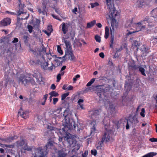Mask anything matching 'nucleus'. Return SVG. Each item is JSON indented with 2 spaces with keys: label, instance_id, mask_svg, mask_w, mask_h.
I'll return each mask as SVG.
<instances>
[{
  "label": "nucleus",
  "instance_id": "f257e3e1",
  "mask_svg": "<svg viewBox=\"0 0 157 157\" xmlns=\"http://www.w3.org/2000/svg\"><path fill=\"white\" fill-rule=\"evenodd\" d=\"M118 13L117 10L109 11L106 17L108 19H109L111 21V26L113 30L114 29L117 28V24L116 18V17L118 16Z\"/></svg>",
  "mask_w": 157,
  "mask_h": 157
},
{
  "label": "nucleus",
  "instance_id": "f03ea898",
  "mask_svg": "<svg viewBox=\"0 0 157 157\" xmlns=\"http://www.w3.org/2000/svg\"><path fill=\"white\" fill-rule=\"evenodd\" d=\"M71 121L67 116L66 115L65 116L63 122H64V123L63 124L64 126V128L62 129L63 131L66 132L68 130L72 128L73 126L74 128H76V125L75 124V122L73 121V120H71Z\"/></svg>",
  "mask_w": 157,
  "mask_h": 157
},
{
  "label": "nucleus",
  "instance_id": "7ed1b4c3",
  "mask_svg": "<svg viewBox=\"0 0 157 157\" xmlns=\"http://www.w3.org/2000/svg\"><path fill=\"white\" fill-rule=\"evenodd\" d=\"M150 21L149 18H146L139 22L135 24V27L136 28V30L135 31H133L132 32H129L128 34H131L132 33H135L136 32H138L141 31V30L144 29L146 27V26L145 24H146V22L148 23Z\"/></svg>",
  "mask_w": 157,
  "mask_h": 157
},
{
  "label": "nucleus",
  "instance_id": "20e7f679",
  "mask_svg": "<svg viewBox=\"0 0 157 157\" xmlns=\"http://www.w3.org/2000/svg\"><path fill=\"white\" fill-rule=\"evenodd\" d=\"M15 144L16 147L17 148H21V152L25 153V150H29V149L27 145V143L26 142L25 140L23 139L16 141Z\"/></svg>",
  "mask_w": 157,
  "mask_h": 157
},
{
  "label": "nucleus",
  "instance_id": "39448f33",
  "mask_svg": "<svg viewBox=\"0 0 157 157\" xmlns=\"http://www.w3.org/2000/svg\"><path fill=\"white\" fill-rule=\"evenodd\" d=\"M110 89V86H108L103 88L101 86H99L98 87L97 90V94L99 97V100H101L102 99V95H104V93L106 92H109Z\"/></svg>",
  "mask_w": 157,
  "mask_h": 157
},
{
  "label": "nucleus",
  "instance_id": "423d86ee",
  "mask_svg": "<svg viewBox=\"0 0 157 157\" xmlns=\"http://www.w3.org/2000/svg\"><path fill=\"white\" fill-rule=\"evenodd\" d=\"M46 153L44 149H42L41 147H40L36 150L34 155V157H45Z\"/></svg>",
  "mask_w": 157,
  "mask_h": 157
},
{
  "label": "nucleus",
  "instance_id": "0eeeda50",
  "mask_svg": "<svg viewBox=\"0 0 157 157\" xmlns=\"http://www.w3.org/2000/svg\"><path fill=\"white\" fill-rule=\"evenodd\" d=\"M47 5V2L45 1H43L42 3V9L40 7L37 6V9L39 14H42L43 15L47 14V13L46 10Z\"/></svg>",
  "mask_w": 157,
  "mask_h": 157
},
{
  "label": "nucleus",
  "instance_id": "6e6552de",
  "mask_svg": "<svg viewBox=\"0 0 157 157\" xmlns=\"http://www.w3.org/2000/svg\"><path fill=\"white\" fill-rule=\"evenodd\" d=\"M106 131L104 132L101 139V143L103 144L104 142H109L110 138V133L109 130H107L105 128Z\"/></svg>",
  "mask_w": 157,
  "mask_h": 157
},
{
  "label": "nucleus",
  "instance_id": "1a4fd4ad",
  "mask_svg": "<svg viewBox=\"0 0 157 157\" xmlns=\"http://www.w3.org/2000/svg\"><path fill=\"white\" fill-rule=\"evenodd\" d=\"M70 23L63 22L60 25L62 27V31L63 34H66L68 31L69 27L70 26Z\"/></svg>",
  "mask_w": 157,
  "mask_h": 157
},
{
  "label": "nucleus",
  "instance_id": "9d476101",
  "mask_svg": "<svg viewBox=\"0 0 157 157\" xmlns=\"http://www.w3.org/2000/svg\"><path fill=\"white\" fill-rule=\"evenodd\" d=\"M66 140L68 143L69 144V146L70 147H73L75 146L76 141L74 137L68 136L67 137Z\"/></svg>",
  "mask_w": 157,
  "mask_h": 157
},
{
  "label": "nucleus",
  "instance_id": "9b49d317",
  "mask_svg": "<svg viewBox=\"0 0 157 157\" xmlns=\"http://www.w3.org/2000/svg\"><path fill=\"white\" fill-rule=\"evenodd\" d=\"M22 6V8L21 9L20 8L19 10L17 12V14L16 13H15L13 12H10L8 11H6V13L9 14H10L11 15H17L18 16H19L20 15H21V14H24V15H26L27 14L26 12H24V6H23V7Z\"/></svg>",
  "mask_w": 157,
  "mask_h": 157
},
{
  "label": "nucleus",
  "instance_id": "f8f14e48",
  "mask_svg": "<svg viewBox=\"0 0 157 157\" xmlns=\"http://www.w3.org/2000/svg\"><path fill=\"white\" fill-rule=\"evenodd\" d=\"M11 22V19L9 18L4 19L0 21V27L10 25Z\"/></svg>",
  "mask_w": 157,
  "mask_h": 157
},
{
  "label": "nucleus",
  "instance_id": "ddd939ff",
  "mask_svg": "<svg viewBox=\"0 0 157 157\" xmlns=\"http://www.w3.org/2000/svg\"><path fill=\"white\" fill-rule=\"evenodd\" d=\"M69 37L68 36H67V37L64 38L63 40V41L65 44L67 51L72 49L71 46V44L70 41L67 40V39L69 38Z\"/></svg>",
  "mask_w": 157,
  "mask_h": 157
},
{
  "label": "nucleus",
  "instance_id": "4468645a",
  "mask_svg": "<svg viewBox=\"0 0 157 157\" xmlns=\"http://www.w3.org/2000/svg\"><path fill=\"white\" fill-rule=\"evenodd\" d=\"M112 0H105L108 7L109 8V11L116 10L114 7V5L112 2Z\"/></svg>",
  "mask_w": 157,
  "mask_h": 157
},
{
  "label": "nucleus",
  "instance_id": "2eb2a0df",
  "mask_svg": "<svg viewBox=\"0 0 157 157\" xmlns=\"http://www.w3.org/2000/svg\"><path fill=\"white\" fill-rule=\"evenodd\" d=\"M67 54L68 56L69 59L71 61H75V57L74 55L72 49L67 51Z\"/></svg>",
  "mask_w": 157,
  "mask_h": 157
},
{
  "label": "nucleus",
  "instance_id": "dca6fc26",
  "mask_svg": "<svg viewBox=\"0 0 157 157\" xmlns=\"http://www.w3.org/2000/svg\"><path fill=\"white\" fill-rule=\"evenodd\" d=\"M20 111H19L18 112V114L20 116H21L24 119H26L28 117L29 113L27 111L25 112H23L22 108H20Z\"/></svg>",
  "mask_w": 157,
  "mask_h": 157
},
{
  "label": "nucleus",
  "instance_id": "f3484780",
  "mask_svg": "<svg viewBox=\"0 0 157 157\" xmlns=\"http://www.w3.org/2000/svg\"><path fill=\"white\" fill-rule=\"evenodd\" d=\"M18 138V136L17 135H14L13 136H9L6 138L5 140V141L7 143H10L14 140L17 139Z\"/></svg>",
  "mask_w": 157,
  "mask_h": 157
},
{
  "label": "nucleus",
  "instance_id": "a211bd4d",
  "mask_svg": "<svg viewBox=\"0 0 157 157\" xmlns=\"http://www.w3.org/2000/svg\"><path fill=\"white\" fill-rule=\"evenodd\" d=\"M27 77L25 76H21L19 78V81L25 85L29 82V81L27 79Z\"/></svg>",
  "mask_w": 157,
  "mask_h": 157
},
{
  "label": "nucleus",
  "instance_id": "6ab92c4d",
  "mask_svg": "<svg viewBox=\"0 0 157 157\" xmlns=\"http://www.w3.org/2000/svg\"><path fill=\"white\" fill-rule=\"evenodd\" d=\"M90 124L93 126L91 127L90 129V135L94 133L96 131V123L95 122L93 121L91 122Z\"/></svg>",
  "mask_w": 157,
  "mask_h": 157
},
{
  "label": "nucleus",
  "instance_id": "aec40b11",
  "mask_svg": "<svg viewBox=\"0 0 157 157\" xmlns=\"http://www.w3.org/2000/svg\"><path fill=\"white\" fill-rule=\"evenodd\" d=\"M128 67L132 70H135L138 69V66H136L135 64L133 63H132L128 64Z\"/></svg>",
  "mask_w": 157,
  "mask_h": 157
},
{
  "label": "nucleus",
  "instance_id": "412c9836",
  "mask_svg": "<svg viewBox=\"0 0 157 157\" xmlns=\"http://www.w3.org/2000/svg\"><path fill=\"white\" fill-rule=\"evenodd\" d=\"M109 106L108 112L112 115L114 112L115 108L112 104H109Z\"/></svg>",
  "mask_w": 157,
  "mask_h": 157
},
{
  "label": "nucleus",
  "instance_id": "4be33fe9",
  "mask_svg": "<svg viewBox=\"0 0 157 157\" xmlns=\"http://www.w3.org/2000/svg\"><path fill=\"white\" fill-rule=\"evenodd\" d=\"M96 20H93L90 22L87 23L86 25V28H90L93 27L96 24Z\"/></svg>",
  "mask_w": 157,
  "mask_h": 157
},
{
  "label": "nucleus",
  "instance_id": "5701e85b",
  "mask_svg": "<svg viewBox=\"0 0 157 157\" xmlns=\"http://www.w3.org/2000/svg\"><path fill=\"white\" fill-rule=\"evenodd\" d=\"M67 154L63 150H59L58 151V157H65Z\"/></svg>",
  "mask_w": 157,
  "mask_h": 157
},
{
  "label": "nucleus",
  "instance_id": "b1692460",
  "mask_svg": "<svg viewBox=\"0 0 157 157\" xmlns=\"http://www.w3.org/2000/svg\"><path fill=\"white\" fill-rule=\"evenodd\" d=\"M151 41H152V43L154 45L157 44V34L151 37Z\"/></svg>",
  "mask_w": 157,
  "mask_h": 157
},
{
  "label": "nucleus",
  "instance_id": "393cba45",
  "mask_svg": "<svg viewBox=\"0 0 157 157\" xmlns=\"http://www.w3.org/2000/svg\"><path fill=\"white\" fill-rule=\"evenodd\" d=\"M109 28L107 26L105 27V33L104 35V37L105 39H107L109 37Z\"/></svg>",
  "mask_w": 157,
  "mask_h": 157
},
{
  "label": "nucleus",
  "instance_id": "a878e982",
  "mask_svg": "<svg viewBox=\"0 0 157 157\" xmlns=\"http://www.w3.org/2000/svg\"><path fill=\"white\" fill-rule=\"evenodd\" d=\"M114 40V35L112 34V33L111 36V40L110 42L109 47L110 48H113V41Z\"/></svg>",
  "mask_w": 157,
  "mask_h": 157
},
{
  "label": "nucleus",
  "instance_id": "bb28decb",
  "mask_svg": "<svg viewBox=\"0 0 157 157\" xmlns=\"http://www.w3.org/2000/svg\"><path fill=\"white\" fill-rule=\"evenodd\" d=\"M137 3V6L140 7H142L145 4L144 0H139Z\"/></svg>",
  "mask_w": 157,
  "mask_h": 157
},
{
  "label": "nucleus",
  "instance_id": "cd10ccee",
  "mask_svg": "<svg viewBox=\"0 0 157 157\" xmlns=\"http://www.w3.org/2000/svg\"><path fill=\"white\" fill-rule=\"evenodd\" d=\"M41 67L44 70H46V68L47 67L48 65V62L44 61L43 63H41Z\"/></svg>",
  "mask_w": 157,
  "mask_h": 157
},
{
  "label": "nucleus",
  "instance_id": "c85d7f7f",
  "mask_svg": "<svg viewBox=\"0 0 157 157\" xmlns=\"http://www.w3.org/2000/svg\"><path fill=\"white\" fill-rule=\"evenodd\" d=\"M140 45V43L138 42L136 40H133V43L132 44L133 46H136V50H137L139 48Z\"/></svg>",
  "mask_w": 157,
  "mask_h": 157
},
{
  "label": "nucleus",
  "instance_id": "c756f323",
  "mask_svg": "<svg viewBox=\"0 0 157 157\" xmlns=\"http://www.w3.org/2000/svg\"><path fill=\"white\" fill-rule=\"evenodd\" d=\"M53 142L52 141H49L47 144L46 145V150H47V149H48L49 148H51L52 146H53Z\"/></svg>",
  "mask_w": 157,
  "mask_h": 157
},
{
  "label": "nucleus",
  "instance_id": "7c9ffc66",
  "mask_svg": "<svg viewBox=\"0 0 157 157\" xmlns=\"http://www.w3.org/2000/svg\"><path fill=\"white\" fill-rule=\"evenodd\" d=\"M139 71L141 72V74L142 75L145 76L146 75V74L145 73V69H144L140 66H138Z\"/></svg>",
  "mask_w": 157,
  "mask_h": 157
},
{
  "label": "nucleus",
  "instance_id": "2f4dec72",
  "mask_svg": "<svg viewBox=\"0 0 157 157\" xmlns=\"http://www.w3.org/2000/svg\"><path fill=\"white\" fill-rule=\"evenodd\" d=\"M49 94L52 97H57L59 95L58 93L54 91H52Z\"/></svg>",
  "mask_w": 157,
  "mask_h": 157
},
{
  "label": "nucleus",
  "instance_id": "473e14b6",
  "mask_svg": "<svg viewBox=\"0 0 157 157\" xmlns=\"http://www.w3.org/2000/svg\"><path fill=\"white\" fill-rule=\"evenodd\" d=\"M23 40L25 44H27L29 41V37L27 35H24L23 36Z\"/></svg>",
  "mask_w": 157,
  "mask_h": 157
},
{
  "label": "nucleus",
  "instance_id": "72a5a7b5",
  "mask_svg": "<svg viewBox=\"0 0 157 157\" xmlns=\"http://www.w3.org/2000/svg\"><path fill=\"white\" fill-rule=\"evenodd\" d=\"M95 78H93L87 84L86 86H90L95 81Z\"/></svg>",
  "mask_w": 157,
  "mask_h": 157
},
{
  "label": "nucleus",
  "instance_id": "f704fd0d",
  "mask_svg": "<svg viewBox=\"0 0 157 157\" xmlns=\"http://www.w3.org/2000/svg\"><path fill=\"white\" fill-rule=\"evenodd\" d=\"M69 94V92L63 94L61 96V100H63Z\"/></svg>",
  "mask_w": 157,
  "mask_h": 157
},
{
  "label": "nucleus",
  "instance_id": "c9c22d12",
  "mask_svg": "<svg viewBox=\"0 0 157 157\" xmlns=\"http://www.w3.org/2000/svg\"><path fill=\"white\" fill-rule=\"evenodd\" d=\"M95 39L97 42L100 43L101 42V37L98 35L95 36Z\"/></svg>",
  "mask_w": 157,
  "mask_h": 157
},
{
  "label": "nucleus",
  "instance_id": "e433bc0d",
  "mask_svg": "<svg viewBox=\"0 0 157 157\" xmlns=\"http://www.w3.org/2000/svg\"><path fill=\"white\" fill-rule=\"evenodd\" d=\"M57 50L58 52L61 55H62L63 53V51L62 50L60 46L59 45L57 46Z\"/></svg>",
  "mask_w": 157,
  "mask_h": 157
},
{
  "label": "nucleus",
  "instance_id": "4c0bfd02",
  "mask_svg": "<svg viewBox=\"0 0 157 157\" xmlns=\"http://www.w3.org/2000/svg\"><path fill=\"white\" fill-rule=\"evenodd\" d=\"M28 29L29 33H31L33 31V27L32 26L29 25H28Z\"/></svg>",
  "mask_w": 157,
  "mask_h": 157
},
{
  "label": "nucleus",
  "instance_id": "58836bf2",
  "mask_svg": "<svg viewBox=\"0 0 157 157\" xmlns=\"http://www.w3.org/2000/svg\"><path fill=\"white\" fill-rule=\"evenodd\" d=\"M145 113V109L144 108H142L141 109V111L140 113V115L143 117H144L145 116V115L144 114Z\"/></svg>",
  "mask_w": 157,
  "mask_h": 157
},
{
  "label": "nucleus",
  "instance_id": "ea45409f",
  "mask_svg": "<svg viewBox=\"0 0 157 157\" xmlns=\"http://www.w3.org/2000/svg\"><path fill=\"white\" fill-rule=\"evenodd\" d=\"M91 7L92 8H94V7L98 6L99 5V4L97 2H95L94 3H91Z\"/></svg>",
  "mask_w": 157,
  "mask_h": 157
},
{
  "label": "nucleus",
  "instance_id": "a19ab883",
  "mask_svg": "<svg viewBox=\"0 0 157 157\" xmlns=\"http://www.w3.org/2000/svg\"><path fill=\"white\" fill-rule=\"evenodd\" d=\"M7 39V38L6 36H2L0 39L1 43H3Z\"/></svg>",
  "mask_w": 157,
  "mask_h": 157
},
{
  "label": "nucleus",
  "instance_id": "79ce46f5",
  "mask_svg": "<svg viewBox=\"0 0 157 157\" xmlns=\"http://www.w3.org/2000/svg\"><path fill=\"white\" fill-rule=\"evenodd\" d=\"M5 147H8L10 148H13L14 147V145L13 144L11 145H7L5 144Z\"/></svg>",
  "mask_w": 157,
  "mask_h": 157
},
{
  "label": "nucleus",
  "instance_id": "37998d69",
  "mask_svg": "<svg viewBox=\"0 0 157 157\" xmlns=\"http://www.w3.org/2000/svg\"><path fill=\"white\" fill-rule=\"evenodd\" d=\"M51 15L55 19L58 20L59 21H61V19H59V17L55 15L54 14H51Z\"/></svg>",
  "mask_w": 157,
  "mask_h": 157
},
{
  "label": "nucleus",
  "instance_id": "c03bdc74",
  "mask_svg": "<svg viewBox=\"0 0 157 157\" xmlns=\"http://www.w3.org/2000/svg\"><path fill=\"white\" fill-rule=\"evenodd\" d=\"M91 153L92 155H94V156H95L97 154V151L96 150H91Z\"/></svg>",
  "mask_w": 157,
  "mask_h": 157
},
{
  "label": "nucleus",
  "instance_id": "a18cd8bd",
  "mask_svg": "<svg viewBox=\"0 0 157 157\" xmlns=\"http://www.w3.org/2000/svg\"><path fill=\"white\" fill-rule=\"evenodd\" d=\"M27 16H26L25 17H21V18H20V17H18L17 18V19L18 20H20V19H21V20H26L27 19H28V18H29V15L28 14H27Z\"/></svg>",
  "mask_w": 157,
  "mask_h": 157
},
{
  "label": "nucleus",
  "instance_id": "49530a36",
  "mask_svg": "<svg viewBox=\"0 0 157 157\" xmlns=\"http://www.w3.org/2000/svg\"><path fill=\"white\" fill-rule=\"evenodd\" d=\"M58 101V99L57 98H53V103L55 105Z\"/></svg>",
  "mask_w": 157,
  "mask_h": 157
},
{
  "label": "nucleus",
  "instance_id": "de8ad7c7",
  "mask_svg": "<svg viewBox=\"0 0 157 157\" xmlns=\"http://www.w3.org/2000/svg\"><path fill=\"white\" fill-rule=\"evenodd\" d=\"M30 63L32 65H36V61H34L33 60H30Z\"/></svg>",
  "mask_w": 157,
  "mask_h": 157
},
{
  "label": "nucleus",
  "instance_id": "09e8293b",
  "mask_svg": "<svg viewBox=\"0 0 157 157\" xmlns=\"http://www.w3.org/2000/svg\"><path fill=\"white\" fill-rule=\"evenodd\" d=\"M61 75L60 74H59L57 76V82H59V81L61 79Z\"/></svg>",
  "mask_w": 157,
  "mask_h": 157
},
{
  "label": "nucleus",
  "instance_id": "8fccbe9b",
  "mask_svg": "<svg viewBox=\"0 0 157 157\" xmlns=\"http://www.w3.org/2000/svg\"><path fill=\"white\" fill-rule=\"evenodd\" d=\"M149 140L151 142H157V138H150Z\"/></svg>",
  "mask_w": 157,
  "mask_h": 157
},
{
  "label": "nucleus",
  "instance_id": "3c124183",
  "mask_svg": "<svg viewBox=\"0 0 157 157\" xmlns=\"http://www.w3.org/2000/svg\"><path fill=\"white\" fill-rule=\"evenodd\" d=\"M99 113V111L98 110H95L93 113V115H98Z\"/></svg>",
  "mask_w": 157,
  "mask_h": 157
},
{
  "label": "nucleus",
  "instance_id": "603ef678",
  "mask_svg": "<svg viewBox=\"0 0 157 157\" xmlns=\"http://www.w3.org/2000/svg\"><path fill=\"white\" fill-rule=\"evenodd\" d=\"M144 51H145L146 54L148 53L149 52H150V49L148 48H144Z\"/></svg>",
  "mask_w": 157,
  "mask_h": 157
},
{
  "label": "nucleus",
  "instance_id": "864d4df0",
  "mask_svg": "<svg viewBox=\"0 0 157 157\" xmlns=\"http://www.w3.org/2000/svg\"><path fill=\"white\" fill-rule=\"evenodd\" d=\"M88 152L85 151L82 154V157H86L87 155H88Z\"/></svg>",
  "mask_w": 157,
  "mask_h": 157
},
{
  "label": "nucleus",
  "instance_id": "5fc2aeb1",
  "mask_svg": "<svg viewBox=\"0 0 157 157\" xmlns=\"http://www.w3.org/2000/svg\"><path fill=\"white\" fill-rule=\"evenodd\" d=\"M18 41V40L17 38H14L13 40L12 41V43H15L17 42Z\"/></svg>",
  "mask_w": 157,
  "mask_h": 157
},
{
  "label": "nucleus",
  "instance_id": "6e6d98bb",
  "mask_svg": "<svg viewBox=\"0 0 157 157\" xmlns=\"http://www.w3.org/2000/svg\"><path fill=\"white\" fill-rule=\"evenodd\" d=\"M78 105L80 106V107L82 109H84V108L83 107V104H81V103H78Z\"/></svg>",
  "mask_w": 157,
  "mask_h": 157
},
{
  "label": "nucleus",
  "instance_id": "4d7b16f0",
  "mask_svg": "<svg viewBox=\"0 0 157 157\" xmlns=\"http://www.w3.org/2000/svg\"><path fill=\"white\" fill-rule=\"evenodd\" d=\"M70 35L72 38L73 37H74L75 36V33H74V32H73L72 31H71L70 33Z\"/></svg>",
  "mask_w": 157,
  "mask_h": 157
},
{
  "label": "nucleus",
  "instance_id": "13d9d810",
  "mask_svg": "<svg viewBox=\"0 0 157 157\" xmlns=\"http://www.w3.org/2000/svg\"><path fill=\"white\" fill-rule=\"evenodd\" d=\"M73 89V86L71 85H69L68 87L67 88V90H72Z\"/></svg>",
  "mask_w": 157,
  "mask_h": 157
},
{
  "label": "nucleus",
  "instance_id": "bf43d9fd",
  "mask_svg": "<svg viewBox=\"0 0 157 157\" xmlns=\"http://www.w3.org/2000/svg\"><path fill=\"white\" fill-rule=\"evenodd\" d=\"M99 56L100 57H101L102 58H103L105 56L104 53L102 52L100 53L99 54Z\"/></svg>",
  "mask_w": 157,
  "mask_h": 157
},
{
  "label": "nucleus",
  "instance_id": "052dcab7",
  "mask_svg": "<svg viewBox=\"0 0 157 157\" xmlns=\"http://www.w3.org/2000/svg\"><path fill=\"white\" fill-rule=\"evenodd\" d=\"M40 21L38 19H36V25H38L40 24Z\"/></svg>",
  "mask_w": 157,
  "mask_h": 157
},
{
  "label": "nucleus",
  "instance_id": "680f3d73",
  "mask_svg": "<svg viewBox=\"0 0 157 157\" xmlns=\"http://www.w3.org/2000/svg\"><path fill=\"white\" fill-rule=\"evenodd\" d=\"M53 9H55V12L57 13L58 14H59L60 13H59V11L58 9L54 7L53 8Z\"/></svg>",
  "mask_w": 157,
  "mask_h": 157
},
{
  "label": "nucleus",
  "instance_id": "e2e57ef3",
  "mask_svg": "<svg viewBox=\"0 0 157 157\" xmlns=\"http://www.w3.org/2000/svg\"><path fill=\"white\" fill-rule=\"evenodd\" d=\"M48 94H45L44 95L43 99L44 101H46V100L48 98Z\"/></svg>",
  "mask_w": 157,
  "mask_h": 157
},
{
  "label": "nucleus",
  "instance_id": "0e129e2a",
  "mask_svg": "<svg viewBox=\"0 0 157 157\" xmlns=\"http://www.w3.org/2000/svg\"><path fill=\"white\" fill-rule=\"evenodd\" d=\"M127 124L126 126V129H128L129 128V126L128 123V120H127Z\"/></svg>",
  "mask_w": 157,
  "mask_h": 157
},
{
  "label": "nucleus",
  "instance_id": "69168bd1",
  "mask_svg": "<svg viewBox=\"0 0 157 157\" xmlns=\"http://www.w3.org/2000/svg\"><path fill=\"white\" fill-rule=\"evenodd\" d=\"M56 88V86L54 84H52L51 86V88L52 90H55Z\"/></svg>",
  "mask_w": 157,
  "mask_h": 157
},
{
  "label": "nucleus",
  "instance_id": "338daca9",
  "mask_svg": "<svg viewBox=\"0 0 157 157\" xmlns=\"http://www.w3.org/2000/svg\"><path fill=\"white\" fill-rule=\"evenodd\" d=\"M67 85L65 84L62 87V89L64 90H67Z\"/></svg>",
  "mask_w": 157,
  "mask_h": 157
},
{
  "label": "nucleus",
  "instance_id": "774afa93",
  "mask_svg": "<svg viewBox=\"0 0 157 157\" xmlns=\"http://www.w3.org/2000/svg\"><path fill=\"white\" fill-rule=\"evenodd\" d=\"M43 52L44 53H46V49L44 47H43L42 48V50L40 52V53H41V52Z\"/></svg>",
  "mask_w": 157,
  "mask_h": 157
}]
</instances>
